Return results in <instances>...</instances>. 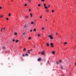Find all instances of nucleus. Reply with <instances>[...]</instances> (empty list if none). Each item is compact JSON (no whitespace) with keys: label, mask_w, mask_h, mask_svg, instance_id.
I'll return each instance as SVG.
<instances>
[{"label":"nucleus","mask_w":76,"mask_h":76,"mask_svg":"<svg viewBox=\"0 0 76 76\" xmlns=\"http://www.w3.org/2000/svg\"><path fill=\"white\" fill-rule=\"evenodd\" d=\"M61 76H64V75L62 74L61 75Z\"/></svg>","instance_id":"32"},{"label":"nucleus","mask_w":76,"mask_h":76,"mask_svg":"<svg viewBox=\"0 0 76 76\" xmlns=\"http://www.w3.org/2000/svg\"><path fill=\"white\" fill-rule=\"evenodd\" d=\"M31 39V37H29L28 38V39Z\"/></svg>","instance_id":"23"},{"label":"nucleus","mask_w":76,"mask_h":76,"mask_svg":"<svg viewBox=\"0 0 76 76\" xmlns=\"http://www.w3.org/2000/svg\"><path fill=\"white\" fill-rule=\"evenodd\" d=\"M28 1V3H30L31 0H27Z\"/></svg>","instance_id":"12"},{"label":"nucleus","mask_w":76,"mask_h":76,"mask_svg":"<svg viewBox=\"0 0 76 76\" xmlns=\"http://www.w3.org/2000/svg\"><path fill=\"white\" fill-rule=\"evenodd\" d=\"M52 54L53 55L54 54H55V52L54 51L52 52Z\"/></svg>","instance_id":"14"},{"label":"nucleus","mask_w":76,"mask_h":76,"mask_svg":"<svg viewBox=\"0 0 76 76\" xmlns=\"http://www.w3.org/2000/svg\"><path fill=\"white\" fill-rule=\"evenodd\" d=\"M7 20H8V18H7Z\"/></svg>","instance_id":"51"},{"label":"nucleus","mask_w":76,"mask_h":76,"mask_svg":"<svg viewBox=\"0 0 76 76\" xmlns=\"http://www.w3.org/2000/svg\"><path fill=\"white\" fill-rule=\"evenodd\" d=\"M45 20H46V21H47V19H45Z\"/></svg>","instance_id":"48"},{"label":"nucleus","mask_w":76,"mask_h":76,"mask_svg":"<svg viewBox=\"0 0 76 76\" xmlns=\"http://www.w3.org/2000/svg\"><path fill=\"white\" fill-rule=\"evenodd\" d=\"M15 35H18V33H14Z\"/></svg>","instance_id":"9"},{"label":"nucleus","mask_w":76,"mask_h":76,"mask_svg":"<svg viewBox=\"0 0 76 76\" xmlns=\"http://www.w3.org/2000/svg\"><path fill=\"white\" fill-rule=\"evenodd\" d=\"M64 38H65V39H67V36H65L64 37Z\"/></svg>","instance_id":"15"},{"label":"nucleus","mask_w":76,"mask_h":76,"mask_svg":"<svg viewBox=\"0 0 76 76\" xmlns=\"http://www.w3.org/2000/svg\"><path fill=\"white\" fill-rule=\"evenodd\" d=\"M59 62L61 63V60L59 61Z\"/></svg>","instance_id":"38"},{"label":"nucleus","mask_w":76,"mask_h":76,"mask_svg":"<svg viewBox=\"0 0 76 76\" xmlns=\"http://www.w3.org/2000/svg\"><path fill=\"white\" fill-rule=\"evenodd\" d=\"M5 29V28H4L3 29V30H4Z\"/></svg>","instance_id":"49"},{"label":"nucleus","mask_w":76,"mask_h":76,"mask_svg":"<svg viewBox=\"0 0 76 76\" xmlns=\"http://www.w3.org/2000/svg\"><path fill=\"white\" fill-rule=\"evenodd\" d=\"M41 6V4H39L38 5V6L39 7Z\"/></svg>","instance_id":"30"},{"label":"nucleus","mask_w":76,"mask_h":76,"mask_svg":"<svg viewBox=\"0 0 76 76\" xmlns=\"http://www.w3.org/2000/svg\"><path fill=\"white\" fill-rule=\"evenodd\" d=\"M42 30H44V28H42Z\"/></svg>","instance_id":"25"},{"label":"nucleus","mask_w":76,"mask_h":76,"mask_svg":"<svg viewBox=\"0 0 76 76\" xmlns=\"http://www.w3.org/2000/svg\"><path fill=\"white\" fill-rule=\"evenodd\" d=\"M40 18H41V19H42V16H40Z\"/></svg>","instance_id":"41"},{"label":"nucleus","mask_w":76,"mask_h":76,"mask_svg":"<svg viewBox=\"0 0 76 76\" xmlns=\"http://www.w3.org/2000/svg\"><path fill=\"white\" fill-rule=\"evenodd\" d=\"M32 30H30V32H32Z\"/></svg>","instance_id":"50"},{"label":"nucleus","mask_w":76,"mask_h":76,"mask_svg":"<svg viewBox=\"0 0 76 76\" xmlns=\"http://www.w3.org/2000/svg\"><path fill=\"white\" fill-rule=\"evenodd\" d=\"M49 37L50 38V39H53V37L51 36V35H49Z\"/></svg>","instance_id":"2"},{"label":"nucleus","mask_w":76,"mask_h":76,"mask_svg":"<svg viewBox=\"0 0 76 76\" xmlns=\"http://www.w3.org/2000/svg\"><path fill=\"white\" fill-rule=\"evenodd\" d=\"M34 47H35V46H34Z\"/></svg>","instance_id":"56"},{"label":"nucleus","mask_w":76,"mask_h":76,"mask_svg":"<svg viewBox=\"0 0 76 76\" xmlns=\"http://www.w3.org/2000/svg\"><path fill=\"white\" fill-rule=\"evenodd\" d=\"M45 9H47L48 8L47 7H45Z\"/></svg>","instance_id":"26"},{"label":"nucleus","mask_w":76,"mask_h":76,"mask_svg":"<svg viewBox=\"0 0 76 76\" xmlns=\"http://www.w3.org/2000/svg\"><path fill=\"white\" fill-rule=\"evenodd\" d=\"M58 34H57V33H56V35H58Z\"/></svg>","instance_id":"52"},{"label":"nucleus","mask_w":76,"mask_h":76,"mask_svg":"<svg viewBox=\"0 0 76 76\" xmlns=\"http://www.w3.org/2000/svg\"><path fill=\"white\" fill-rule=\"evenodd\" d=\"M71 75V74L70 73H69V75Z\"/></svg>","instance_id":"47"},{"label":"nucleus","mask_w":76,"mask_h":76,"mask_svg":"<svg viewBox=\"0 0 76 76\" xmlns=\"http://www.w3.org/2000/svg\"><path fill=\"white\" fill-rule=\"evenodd\" d=\"M25 55L26 56H28V54H27V53H25Z\"/></svg>","instance_id":"16"},{"label":"nucleus","mask_w":76,"mask_h":76,"mask_svg":"<svg viewBox=\"0 0 76 76\" xmlns=\"http://www.w3.org/2000/svg\"><path fill=\"white\" fill-rule=\"evenodd\" d=\"M46 12H49V10H46Z\"/></svg>","instance_id":"21"},{"label":"nucleus","mask_w":76,"mask_h":76,"mask_svg":"<svg viewBox=\"0 0 76 76\" xmlns=\"http://www.w3.org/2000/svg\"><path fill=\"white\" fill-rule=\"evenodd\" d=\"M8 16H11V15L10 14V13H9Z\"/></svg>","instance_id":"17"},{"label":"nucleus","mask_w":76,"mask_h":76,"mask_svg":"<svg viewBox=\"0 0 76 76\" xmlns=\"http://www.w3.org/2000/svg\"><path fill=\"white\" fill-rule=\"evenodd\" d=\"M73 34H72L71 35V37L72 38H73Z\"/></svg>","instance_id":"6"},{"label":"nucleus","mask_w":76,"mask_h":76,"mask_svg":"<svg viewBox=\"0 0 76 76\" xmlns=\"http://www.w3.org/2000/svg\"><path fill=\"white\" fill-rule=\"evenodd\" d=\"M49 44L48 43H47V44H46V45L47 46H49Z\"/></svg>","instance_id":"10"},{"label":"nucleus","mask_w":76,"mask_h":76,"mask_svg":"<svg viewBox=\"0 0 76 76\" xmlns=\"http://www.w3.org/2000/svg\"><path fill=\"white\" fill-rule=\"evenodd\" d=\"M27 6V4H25V6Z\"/></svg>","instance_id":"27"},{"label":"nucleus","mask_w":76,"mask_h":76,"mask_svg":"<svg viewBox=\"0 0 76 76\" xmlns=\"http://www.w3.org/2000/svg\"><path fill=\"white\" fill-rule=\"evenodd\" d=\"M67 44V42H65L64 43V44L65 45V44Z\"/></svg>","instance_id":"20"},{"label":"nucleus","mask_w":76,"mask_h":76,"mask_svg":"<svg viewBox=\"0 0 76 76\" xmlns=\"http://www.w3.org/2000/svg\"><path fill=\"white\" fill-rule=\"evenodd\" d=\"M56 63L57 64H59V62H56Z\"/></svg>","instance_id":"22"},{"label":"nucleus","mask_w":76,"mask_h":76,"mask_svg":"<svg viewBox=\"0 0 76 76\" xmlns=\"http://www.w3.org/2000/svg\"><path fill=\"white\" fill-rule=\"evenodd\" d=\"M23 35H25V33H23Z\"/></svg>","instance_id":"39"},{"label":"nucleus","mask_w":76,"mask_h":76,"mask_svg":"<svg viewBox=\"0 0 76 76\" xmlns=\"http://www.w3.org/2000/svg\"><path fill=\"white\" fill-rule=\"evenodd\" d=\"M38 37H40V35L39 34L38 35Z\"/></svg>","instance_id":"42"},{"label":"nucleus","mask_w":76,"mask_h":76,"mask_svg":"<svg viewBox=\"0 0 76 76\" xmlns=\"http://www.w3.org/2000/svg\"><path fill=\"white\" fill-rule=\"evenodd\" d=\"M73 49H74V48H73Z\"/></svg>","instance_id":"55"},{"label":"nucleus","mask_w":76,"mask_h":76,"mask_svg":"<svg viewBox=\"0 0 76 76\" xmlns=\"http://www.w3.org/2000/svg\"><path fill=\"white\" fill-rule=\"evenodd\" d=\"M31 9H29V12H31Z\"/></svg>","instance_id":"36"},{"label":"nucleus","mask_w":76,"mask_h":76,"mask_svg":"<svg viewBox=\"0 0 76 76\" xmlns=\"http://www.w3.org/2000/svg\"><path fill=\"white\" fill-rule=\"evenodd\" d=\"M42 2V1H45L44 0H42V1H41Z\"/></svg>","instance_id":"29"},{"label":"nucleus","mask_w":76,"mask_h":76,"mask_svg":"<svg viewBox=\"0 0 76 76\" xmlns=\"http://www.w3.org/2000/svg\"><path fill=\"white\" fill-rule=\"evenodd\" d=\"M2 29H3V28L2 27V28L1 29V32H2V31H3L2 30Z\"/></svg>","instance_id":"34"},{"label":"nucleus","mask_w":76,"mask_h":76,"mask_svg":"<svg viewBox=\"0 0 76 76\" xmlns=\"http://www.w3.org/2000/svg\"><path fill=\"white\" fill-rule=\"evenodd\" d=\"M50 7V5H49L48 6V7Z\"/></svg>","instance_id":"40"},{"label":"nucleus","mask_w":76,"mask_h":76,"mask_svg":"<svg viewBox=\"0 0 76 76\" xmlns=\"http://www.w3.org/2000/svg\"><path fill=\"white\" fill-rule=\"evenodd\" d=\"M27 53H28V54H30V51L29 50H28V51H27Z\"/></svg>","instance_id":"8"},{"label":"nucleus","mask_w":76,"mask_h":76,"mask_svg":"<svg viewBox=\"0 0 76 76\" xmlns=\"http://www.w3.org/2000/svg\"><path fill=\"white\" fill-rule=\"evenodd\" d=\"M24 28H27V29H28V28H29V24L24 25Z\"/></svg>","instance_id":"1"},{"label":"nucleus","mask_w":76,"mask_h":76,"mask_svg":"<svg viewBox=\"0 0 76 76\" xmlns=\"http://www.w3.org/2000/svg\"><path fill=\"white\" fill-rule=\"evenodd\" d=\"M3 15H1L0 16V18H3Z\"/></svg>","instance_id":"31"},{"label":"nucleus","mask_w":76,"mask_h":76,"mask_svg":"<svg viewBox=\"0 0 76 76\" xmlns=\"http://www.w3.org/2000/svg\"><path fill=\"white\" fill-rule=\"evenodd\" d=\"M15 41V39H13L12 40V41H13V42H14V41Z\"/></svg>","instance_id":"35"},{"label":"nucleus","mask_w":76,"mask_h":76,"mask_svg":"<svg viewBox=\"0 0 76 76\" xmlns=\"http://www.w3.org/2000/svg\"><path fill=\"white\" fill-rule=\"evenodd\" d=\"M75 65H76V63H75Z\"/></svg>","instance_id":"53"},{"label":"nucleus","mask_w":76,"mask_h":76,"mask_svg":"<svg viewBox=\"0 0 76 76\" xmlns=\"http://www.w3.org/2000/svg\"><path fill=\"white\" fill-rule=\"evenodd\" d=\"M54 12V10H52V13H53Z\"/></svg>","instance_id":"28"},{"label":"nucleus","mask_w":76,"mask_h":76,"mask_svg":"<svg viewBox=\"0 0 76 76\" xmlns=\"http://www.w3.org/2000/svg\"><path fill=\"white\" fill-rule=\"evenodd\" d=\"M23 51H25H25H26V49L25 48H24Z\"/></svg>","instance_id":"11"},{"label":"nucleus","mask_w":76,"mask_h":76,"mask_svg":"<svg viewBox=\"0 0 76 76\" xmlns=\"http://www.w3.org/2000/svg\"><path fill=\"white\" fill-rule=\"evenodd\" d=\"M61 69H63V67H61Z\"/></svg>","instance_id":"46"},{"label":"nucleus","mask_w":76,"mask_h":76,"mask_svg":"<svg viewBox=\"0 0 76 76\" xmlns=\"http://www.w3.org/2000/svg\"><path fill=\"white\" fill-rule=\"evenodd\" d=\"M18 42V40H16V42Z\"/></svg>","instance_id":"37"},{"label":"nucleus","mask_w":76,"mask_h":76,"mask_svg":"<svg viewBox=\"0 0 76 76\" xmlns=\"http://www.w3.org/2000/svg\"><path fill=\"white\" fill-rule=\"evenodd\" d=\"M26 19H28V16H26L25 17Z\"/></svg>","instance_id":"19"},{"label":"nucleus","mask_w":76,"mask_h":76,"mask_svg":"<svg viewBox=\"0 0 76 76\" xmlns=\"http://www.w3.org/2000/svg\"><path fill=\"white\" fill-rule=\"evenodd\" d=\"M2 7H0V9H2Z\"/></svg>","instance_id":"45"},{"label":"nucleus","mask_w":76,"mask_h":76,"mask_svg":"<svg viewBox=\"0 0 76 76\" xmlns=\"http://www.w3.org/2000/svg\"><path fill=\"white\" fill-rule=\"evenodd\" d=\"M50 45H51L52 47H54V46L53 45V43H50Z\"/></svg>","instance_id":"5"},{"label":"nucleus","mask_w":76,"mask_h":76,"mask_svg":"<svg viewBox=\"0 0 76 76\" xmlns=\"http://www.w3.org/2000/svg\"><path fill=\"white\" fill-rule=\"evenodd\" d=\"M43 5L44 6H46V4H43Z\"/></svg>","instance_id":"24"},{"label":"nucleus","mask_w":76,"mask_h":76,"mask_svg":"<svg viewBox=\"0 0 76 76\" xmlns=\"http://www.w3.org/2000/svg\"><path fill=\"white\" fill-rule=\"evenodd\" d=\"M31 24H35V23L34 22H31Z\"/></svg>","instance_id":"13"},{"label":"nucleus","mask_w":76,"mask_h":76,"mask_svg":"<svg viewBox=\"0 0 76 76\" xmlns=\"http://www.w3.org/2000/svg\"><path fill=\"white\" fill-rule=\"evenodd\" d=\"M30 15H31V17H32V14L31 13H30Z\"/></svg>","instance_id":"18"},{"label":"nucleus","mask_w":76,"mask_h":76,"mask_svg":"<svg viewBox=\"0 0 76 76\" xmlns=\"http://www.w3.org/2000/svg\"><path fill=\"white\" fill-rule=\"evenodd\" d=\"M41 55H42V56H44V54H45V53L44 52H41Z\"/></svg>","instance_id":"3"},{"label":"nucleus","mask_w":76,"mask_h":76,"mask_svg":"<svg viewBox=\"0 0 76 76\" xmlns=\"http://www.w3.org/2000/svg\"><path fill=\"white\" fill-rule=\"evenodd\" d=\"M2 48L3 50H5L6 49V47L5 46L2 47Z\"/></svg>","instance_id":"7"},{"label":"nucleus","mask_w":76,"mask_h":76,"mask_svg":"<svg viewBox=\"0 0 76 76\" xmlns=\"http://www.w3.org/2000/svg\"><path fill=\"white\" fill-rule=\"evenodd\" d=\"M75 4H76V2H75Z\"/></svg>","instance_id":"54"},{"label":"nucleus","mask_w":76,"mask_h":76,"mask_svg":"<svg viewBox=\"0 0 76 76\" xmlns=\"http://www.w3.org/2000/svg\"><path fill=\"white\" fill-rule=\"evenodd\" d=\"M34 31H36V29H34Z\"/></svg>","instance_id":"33"},{"label":"nucleus","mask_w":76,"mask_h":76,"mask_svg":"<svg viewBox=\"0 0 76 76\" xmlns=\"http://www.w3.org/2000/svg\"><path fill=\"white\" fill-rule=\"evenodd\" d=\"M49 63V61H48V64Z\"/></svg>","instance_id":"44"},{"label":"nucleus","mask_w":76,"mask_h":76,"mask_svg":"<svg viewBox=\"0 0 76 76\" xmlns=\"http://www.w3.org/2000/svg\"><path fill=\"white\" fill-rule=\"evenodd\" d=\"M25 55H24V54H23V57H25Z\"/></svg>","instance_id":"43"},{"label":"nucleus","mask_w":76,"mask_h":76,"mask_svg":"<svg viewBox=\"0 0 76 76\" xmlns=\"http://www.w3.org/2000/svg\"><path fill=\"white\" fill-rule=\"evenodd\" d=\"M41 58H39L37 59V61H41Z\"/></svg>","instance_id":"4"}]
</instances>
